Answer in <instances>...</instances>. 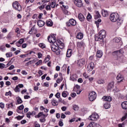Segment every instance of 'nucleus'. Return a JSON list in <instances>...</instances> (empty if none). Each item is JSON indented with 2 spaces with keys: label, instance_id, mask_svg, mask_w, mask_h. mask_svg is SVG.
<instances>
[{
  "label": "nucleus",
  "instance_id": "obj_1",
  "mask_svg": "<svg viewBox=\"0 0 127 127\" xmlns=\"http://www.w3.org/2000/svg\"><path fill=\"white\" fill-rule=\"evenodd\" d=\"M123 54H124V50L123 49L112 53L113 56H117L116 60L118 63H124L127 61V58Z\"/></svg>",
  "mask_w": 127,
  "mask_h": 127
},
{
  "label": "nucleus",
  "instance_id": "obj_2",
  "mask_svg": "<svg viewBox=\"0 0 127 127\" xmlns=\"http://www.w3.org/2000/svg\"><path fill=\"white\" fill-rule=\"evenodd\" d=\"M110 19L112 22L117 21V24L120 25L123 23V20L120 18V15L118 13H112L110 14Z\"/></svg>",
  "mask_w": 127,
  "mask_h": 127
},
{
  "label": "nucleus",
  "instance_id": "obj_3",
  "mask_svg": "<svg viewBox=\"0 0 127 127\" xmlns=\"http://www.w3.org/2000/svg\"><path fill=\"white\" fill-rule=\"evenodd\" d=\"M51 48L52 51H53V52H55L57 55H59L60 54V49H59L58 46H56L55 44H52L51 46Z\"/></svg>",
  "mask_w": 127,
  "mask_h": 127
},
{
  "label": "nucleus",
  "instance_id": "obj_4",
  "mask_svg": "<svg viewBox=\"0 0 127 127\" xmlns=\"http://www.w3.org/2000/svg\"><path fill=\"white\" fill-rule=\"evenodd\" d=\"M96 98H97V94L95 92V91H92L89 94V99L90 102H93V101H95L96 100Z\"/></svg>",
  "mask_w": 127,
  "mask_h": 127
},
{
  "label": "nucleus",
  "instance_id": "obj_5",
  "mask_svg": "<svg viewBox=\"0 0 127 127\" xmlns=\"http://www.w3.org/2000/svg\"><path fill=\"white\" fill-rule=\"evenodd\" d=\"M99 118L98 114L93 113L88 117V120L90 121H98Z\"/></svg>",
  "mask_w": 127,
  "mask_h": 127
},
{
  "label": "nucleus",
  "instance_id": "obj_6",
  "mask_svg": "<svg viewBox=\"0 0 127 127\" xmlns=\"http://www.w3.org/2000/svg\"><path fill=\"white\" fill-rule=\"evenodd\" d=\"M12 6L16 10L20 11L21 10V6L19 4V3L17 1H15L12 4Z\"/></svg>",
  "mask_w": 127,
  "mask_h": 127
},
{
  "label": "nucleus",
  "instance_id": "obj_7",
  "mask_svg": "<svg viewBox=\"0 0 127 127\" xmlns=\"http://www.w3.org/2000/svg\"><path fill=\"white\" fill-rule=\"evenodd\" d=\"M77 24V22L74 19H70L68 22L66 23V26H75Z\"/></svg>",
  "mask_w": 127,
  "mask_h": 127
},
{
  "label": "nucleus",
  "instance_id": "obj_8",
  "mask_svg": "<svg viewBox=\"0 0 127 127\" xmlns=\"http://www.w3.org/2000/svg\"><path fill=\"white\" fill-rule=\"evenodd\" d=\"M74 4L78 7H82L83 6V2L82 0H73Z\"/></svg>",
  "mask_w": 127,
  "mask_h": 127
},
{
  "label": "nucleus",
  "instance_id": "obj_9",
  "mask_svg": "<svg viewBox=\"0 0 127 127\" xmlns=\"http://www.w3.org/2000/svg\"><path fill=\"white\" fill-rule=\"evenodd\" d=\"M48 40L50 43H55L56 42V38L55 37V35H52V36H49L48 37Z\"/></svg>",
  "mask_w": 127,
  "mask_h": 127
},
{
  "label": "nucleus",
  "instance_id": "obj_10",
  "mask_svg": "<svg viewBox=\"0 0 127 127\" xmlns=\"http://www.w3.org/2000/svg\"><path fill=\"white\" fill-rule=\"evenodd\" d=\"M94 67H95V64H94L93 62H91L88 64L87 67V70L89 72H91V71L93 70V69H94Z\"/></svg>",
  "mask_w": 127,
  "mask_h": 127
},
{
  "label": "nucleus",
  "instance_id": "obj_11",
  "mask_svg": "<svg viewBox=\"0 0 127 127\" xmlns=\"http://www.w3.org/2000/svg\"><path fill=\"white\" fill-rule=\"evenodd\" d=\"M100 35H98L95 36V41H100L101 44H104V38H102Z\"/></svg>",
  "mask_w": 127,
  "mask_h": 127
},
{
  "label": "nucleus",
  "instance_id": "obj_12",
  "mask_svg": "<svg viewBox=\"0 0 127 127\" xmlns=\"http://www.w3.org/2000/svg\"><path fill=\"white\" fill-rule=\"evenodd\" d=\"M56 45H57L58 47L59 48H60V49H63L64 48V44L61 42L60 40H58L56 42Z\"/></svg>",
  "mask_w": 127,
  "mask_h": 127
},
{
  "label": "nucleus",
  "instance_id": "obj_13",
  "mask_svg": "<svg viewBox=\"0 0 127 127\" xmlns=\"http://www.w3.org/2000/svg\"><path fill=\"white\" fill-rule=\"evenodd\" d=\"M77 64L79 66H83V65H85V64H86V60H85V59H81L78 60Z\"/></svg>",
  "mask_w": 127,
  "mask_h": 127
},
{
  "label": "nucleus",
  "instance_id": "obj_14",
  "mask_svg": "<svg viewBox=\"0 0 127 127\" xmlns=\"http://www.w3.org/2000/svg\"><path fill=\"white\" fill-rule=\"evenodd\" d=\"M117 79L118 82H123V80H124V75H122L121 73H119L117 76Z\"/></svg>",
  "mask_w": 127,
  "mask_h": 127
},
{
  "label": "nucleus",
  "instance_id": "obj_15",
  "mask_svg": "<svg viewBox=\"0 0 127 127\" xmlns=\"http://www.w3.org/2000/svg\"><path fill=\"white\" fill-rule=\"evenodd\" d=\"M102 99L105 102H111L112 101L111 96H104Z\"/></svg>",
  "mask_w": 127,
  "mask_h": 127
},
{
  "label": "nucleus",
  "instance_id": "obj_16",
  "mask_svg": "<svg viewBox=\"0 0 127 127\" xmlns=\"http://www.w3.org/2000/svg\"><path fill=\"white\" fill-rule=\"evenodd\" d=\"M99 35L102 37V38H105L106 37V31L102 30L99 33Z\"/></svg>",
  "mask_w": 127,
  "mask_h": 127
},
{
  "label": "nucleus",
  "instance_id": "obj_17",
  "mask_svg": "<svg viewBox=\"0 0 127 127\" xmlns=\"http://www.w3.org/2000/svg\"><path fill=\"white\" fill-rule=\"evenodd\" d=\"M101 17V14L99 12V11H95L94 18L95 19H98Z\"/></svg>",
  "mask_w": 127,
  "mask_h": 127
},
{
  "label": "nucleus",
  "instance_id": "obj_18",
  "mask_svg": "<svg viewBox=\"0 0 127 127\" xmlns=\"http://www.w3.org/2000/svg\"><path fill=\"white\" fill-rule=\"evenodd\" d=\"M102 15L104 17H107V16H109V12L106 10H102Z\"/></svg>",
  "mask_w": 127,
  "mask_h": 127
},
{
  "label": "nucleus",
  "instance_id": "obj_19",
  "mask_svg": "<svg viewBox=\"0 0 127 127\" xmlns=\"http://www.w3.org/2000/svg\"><path fill=\"white\" fill-rule=\"evenodd\" d=\"M45 24V22L42 20H39L37 22V25L39 27H42V26H44Z\"/></svg>",
  "mask_w": 127,
  "mask_h": 127
},
{
  "label": "nucleus",
  "instance_id": "obj_20",
  "mask_svg": "<svg viewBox=\"0 0 127 127\" xmlns=\"http://www.w3.org/2000/svg\"><path fill=\"white\" fill-rule=\"evenodd\" d=\"M51 103H52V106H58V105L59 104L58 101H57V100H56L55 99H53L52 100H51Z\"/></svg>",
  "mask_w": 127,
  "mask_h": 127
},
{
  "label": "nucleus",
  "instance_id": "obj_21",
  "mask_svg": "<svg viewBox=\"0 0 127 127\" xmlns=\"http://www.w3.org/2000/svg\"><path fill=\"white\" fill-rule=\"evenodd\" d=\"M78 18L80 21H84V20H85V17H84V15H83L82 13L79 14Z\"/></svg>",
  "mask_w": 127,
  "mask_h": 127
},
{
  "label": "nucleus",
  "instance_id": "obj_22",
  "mask_svg": "<svg viewBox=\"0 0 127 127\" xmlns=\"http://www.w3.org/2000/svg\"><path fill=\"white\" fill-rule=\"evenodd\" d=\"M97 57L98 58H101L102 56H103V52L102 51H97V54H96Z\"/></svg>",
  "mask_w": 127,
  "mask_h": 127
},
{
  "label": "nucleus",
  "instance_id": "obj_23",
  "mask_svg": "<svg viewBox=\"0 0 127 127\" xmlns=\"http://www.w3.org/2000/svg\"><path fill=\"white\" fill-rule=\"evenodd\" d=\"M16 99L17 100V103H16V105L22 104L23 103L22 100L20 97H19V96H18V97H16Z\"/></svg>",
  "mask_w": 127,
  "mask_h": 127
},
{
  "label": "nucleus",
  "instance_id": "obj_24",
  "mask_svg": "<svg viewBox=\"0 0 127 127\" xmlns=\"http://www.w3.org/2000/svg\"><path fill=\"white\" fill-rule=\"evenodd\" d=\"M84 46H85V43H84V42H77V47H78V48H82V47H84Z\"/></svg>",
  "mask_w": 127,
  "mask_h": 127
},
{
  "label": "nucleus",
  "instance_id": "obj_25",
  "mask_svg": "<svg viewBox=\"0 0 127 127\" xmlns=\"http://www.w3.org/2000/svg\"><path fill=\"white\" fill-rule=\"evenodd\" d=\"M121 106L122 109H124V110H127V101L123 102Z\"/></svg>",
  "mask_w": 127,
  "mask_h": 127
},
{
  "label": "nucleus",
  "instance_id": "obj_26",
  "mask_svg": "<svg viewBox=\"0 0 127 127\" xmlns=\"http://www.w3.org/2000/svg\"><path fill=\"white\" fill-rule=\"evenodd\" d=\"M72 55V50L68 49L67 50V53H66V57H71V56Z\"/></svg>",
  "mask_w": 127,
  "mask_h": 127
},
{
  "label": "nucleus",
  "instance_id": "obj_27",
  "mask_svg": "<svg viewBox=\"0 0 127 127\" xmlns=\"http://www.w3.org/2000/svg\"><path fill=\"white\" fill-rule=\"evenodd\" d=\"M83 36H84V35H83V33H78L77 34L76 38H77V39H82V38H83Z\"/></svg>",
  "mask_w": 127,
  "mask_h": 127
},
{
  "label": "nucleus",
  "instance_id": "obj_28",
  "mask_svg": "<svg viewBox=\"0 0 127 127\" xmlns=\"http://www.w3.org/2000/svg\"><path fill=\"white\" fill-rule=\"evenodd\" d=\"M114 88V82L113 81L110 82L108 84V90H111Z\"/></svg>",
  "mask_w": 127,
  "mask_h": 127
},
{
  "label": "nucleus",
  "instance_id": "obj_29",
  "mask_svg": "<svg viewBox=\"0 0 127 127\" xmlns=\"http://www.w3.org/2000/svg\"><path fill=\"white\" fill-rule=\"evenodd\" d=\"M121 40H122V38H121L120 37H115L114 39H113V42H116V43H119V42H120V41H121Z\"/></svg>",
  "mask_w": 127,
  "mask_h": 127
},
{
  "label": "nucleus",
  "instance_id": "obj_30",
  "mask_svg": "<svg viewBox=\"0 0 127 127\" xmlns=\"http://www.w3.org/2000/svg\"><path fill=\"white\" fill-rule=\"evenodd\" d=\"M104 108L105 109H110L111 108V104H110V103H108L107 102H106L105 104H104Z\"/></svg>",
  "mask_w": 127,
  "mask_h": 127
},
{
  "label": "nucleus",
  "instance_id": "obj_31",
  "mask_svg": "<svg viewBox=\"0 0 127 127\" xmlns=\"http://www.w3.org/2000/svg\"><path fill=\"white\" fill-rule=\"evenodd\" d=\"M56 5V2L55 1H53L50 3V6L52 8H54Z\"/></svg>",
  "mask_w": 127,
  "mask_h": 127
},
{
  "label": "nucleus",
  "instance_id": "obj_32",
  "mask_svg": "<svg viewBox=\"0 0 127 127\" xmlns=\"http://www.w3.org/2000/svg\"><path fill=\"white\" fill-rule=\"evenodd\" d=\"M97 84H105V80L103 79H99L97 81Z\"/></svg>",
  "mask_w": 127,
  "mask_h": 127
},
{
  "label": "nucleus",
  "instance_id": "obj_33",
  "mask_svg": "<svg viewBox=\"0 0 127 127\" xmlns=\"http://www.w3.org/2000/svg\"><path fill=\"white\" fill-rule=\"evenodd\" d=\"M5 46L4 45H2L0 46V50L2 51V52H4L6 50Z\"/></svg>",
  "mask_w": 127,
  "mask_h": 127
},
{
  "label": "nucleus",
  "instance_id": "obj_34",
  "mask_svg": "<svg viewBox=\"0 0 127 127\" xmlns=\"http://www.w3.org/2000/svg\"><path fill=\"white\" fill-rule=\"evenodd\" d=\"M13 33H12V32H10L8 35L6 36V38L7 39H10V38H11V37L12 36Z\"/></svg>",
  "mask_w": 127,
  "mask_h": 127
},
{
  "label": "nucleus",
  "instance_id": "obj_35",
  "mask_svg": "<svg viewBox=\"0 0 127 127\" xmlns=\"http://www.w3.org/2000/svg\"><path fill=\"white\" fill-rule=\"evenodd\" d=\"M73 110H74V111H78V110H79V107L78 106V105H73Z\"/></svg>",
  "mask_w": 127,
  "mask_h": 127
},
{
  "label": "nucleus",
  "instance_id": "obj_36",
  "mask_svg": "<svg viewBox=\"0 0 127 127\" xmlns=\"http://www.w3.org/2000/svg\"><path fill=\"white\" fill-rule=\"evenodd\" d=\"M6 56L7 58H8L9 57H12V53L11 52H8L6 54Z\"/></svg>",
  "mask_w": 127,
  "mask_h": 127
},
{
  "label": "nucleus",
  "instance_id": "obj_37",
  "mask_svg": "<svg viewBox=\"0 0 127 127\" xmlns=\"http://www.w3.org/2000/svg\"><path fill=\"white\" fill-rule=\"evenodd\" d=\"M41 64H42V60H40L38 62L35 63V65L36 66L41 65Z\"/></svg>",
  "mask_w": 127,
  "mask_h": 127
},
{
  "label": "nucleus",
  "instance_id": "obj_38",
  "mask_svg": "<svg viewBox=\"0 0 127 127\" xmlns=\"http://www.w3.org/2000/svg\"><path fill=\"white\" fill-rule=\"evenodd\" d=\"M47 26H52L53 25V23L51 21H48L47 22Z\"/></svg>",
  "mask_w": 127,
  "mask_h": 127
},
{
  "label": "nucleus",
  "instance_id": "obj_39",
  "mask_svg": "<svg viewBox=\"0 0 127 127\" xmlns=\"http://www.w3.org/2000/svg\"><path fill=\"white\" fill-rule=\"evenodd\" d=\"M92 18V15H91V14L89 13L87 14V16L86 17V19L89 21L90 19Z\"/></svg>",
  "mask_w": 127,
  "mask_h": 127
},
{
  "label": "nucleus",
  "instance_id": "obj_40",
  "mask_svg": "<svg viewBox=\"0 0 127 127\" xmlns=\"http://www.w3.org/2000/svg\"><path fill=\"white\" fill-rule=\"evenodd\" d=\"M95 126V122H91L90 123L87 127H94Z\"/></svg>",
  "mask_w": 127,
  "mask_h": 127
},
{
  "label": "nucleus",
  "instance_id": "obj_41",
  "mask_svg": "<svg viewBox=\"0 0 127 127\" xmlns=\"http://www.w3.org/2000/svg\"><path fill=\"white\" fill-rule=\"evenodd\" d=\"M39 47H41V48H45L46 47L45 44L43 43H40L39 44Z\"/></svg>",
  "mask_w": 127,
  "mask_h": 127
},
{
  "label": "nucleus",
  "instance_id": "obj_42",
  "mask_svg": "<svg viewBox=\"0 0 127 127\" xmlns=\"http://www.w3.org/2000/svg\"><path fill=\"white\" fill-rule=\"evenodd\" d=\"M5 67V64L3 63H0V69H3Z\"/></svg>",
  "mask_w": 127,
  "mask_h": 127
},
{
  "label": "nucleus",
  "instance_id": "obj_43",
  "mask_svg": "<svg viewBox=\"0 0 127 127\" xmlns=\"http://www.w3.org/2000/svg\"><path fill=\"white\" fill-rule=\"evenodd\" d=\"M17 109L19 110H21V111H22L24 109V106L23 105H21L20 106L17 107Z\"/></svg>",
  "mask_w": 127,
  "mask_h": 127
},
{
  "label": "nucleus",
  "instance_id": "obj_44",
  "mask_svg": "<svg viewBox=\"0 0 127 127\" xmlns=\"http://www.w3.org/2000/svg\"><path fill=\"white\" fill-rule=\"evenodd\" d=\"M83 77H84V78H85V79H89V75H88V74H87V73L84 72V73L83 74Z\"/></svg>",
  "mask_w": 127,
  "mask_h": 127
},
{
  "label": "nucleus",
  "instance_id": "obj_45",
  "mask_svg": "<svg viewBox=\"0 0 127 127\" xmlns=\"http://www.w3.org/2000/svg\"><path fill=\"white\" fill-rule=\"evenodd\" d=\"M46 10H51V6L50 5H47L46 6Z\"/></svg>",
  "mask_w": 127,
  "mask_h": 127
},
{
  "label": "nucleus",
  "instance_id": "obj_46",
  "mask_svg": "<svg viewBox=\"0 0 127 127\" xmlns=\"http://www.w3.org/2000/svg\"><path fill=\"white\" fill-rule=\"evenodd\" d=\"M62 97H63L64 98H66V97H67V94L66 93V91H64L62 93Z\"/></svg>",
  "mask_w": 127,
  "mask_h": 127
},
{
  "label": "nucleus",
  "instance_id": "obj_47",
  "mask_svg": "<svg viewBox=\"0 0 127 127\" xmlns=\"http://www.w3.org/2000/svg\"><path fill=\"white\" fill-rule=\"evenodd\" d=\"M14 91L15 92H16V93H17L18 92H19L20 91V89H19V88L18 87V86H16L15 88V89H14Z\"/></svg>",
  "mask_w": 127,
  "mask_h": 127
},
{
  "label": "nucleus",
  "instance_id": "obj_48",
  "mask_svg": "<svg viewBox=\"0 0 127 127\" xmlns=\"http://www.w3.org/2000/svg\"><path fill=\"white\" fill-rule=\"evenodd\" d=\"M49 60H50V56L48 55V56H47V57L45 59L46 62H48V61H49Z\"/></svg>",
  "mask_w": 127,
  "mask_h": 127
},
{
  "label": "nucleus",
  "instance_id": "obj_49",
  "mask_svg": "<svg viewBox=\"0 0 127 127\" xmlns=\"http://www.w3.org/2000/svg\"><path fill=\"white\" fill-rule=\"evenodd\" d=\"M5 96H11V91H9L8 92H6L5 94Z\"/></svg>",
  "mask_w": 127,
  "mask_h": 127
},
{
  "label": "nucleus",
  "instance_id": "obj_50",
  "mask_svg": "<svg viewBox=\"0 0 127 127\" xmlns=\"http://www.w3.org/2000/svg\"><path fill=\"white\" fill-rule=\"evenodd\" d=\"M75 121L76 122H78V120H76V118H73V119H71L70 120H69V122H70V123H73V122H75Z\"/></svg>",
  "mask_w": 127,
  "mask_h": 127
},
{
  "label": "nucleus",
  "instance_id": "obj_51",
  "mask_svg": "<svg viewBox=\"0 0 127 127\" xmlns=\"http://www.w3.org/2000/svg\"><path fill=\"white\" fill-rule=\"evenodd\" d=\"M20 44H22L23 42H24V39H20L18 41Z\"/></svg>",
  "mask_w": 127,
  "mask_h": 127
},
{
  "label": "nucleus",
  "instance_id": "obj_52",
  "mask_svg": "<svg viewBox=\"0 0 127 127\" xmlns=\"http://www.w3.org/2000/svg\"><path fill=\"white\" fill-rule=\"evenodd\" d=\"M34 31V27H32L31 30L29 31V34H32V32Z\"/></svg>",
  "mask_w": 127,
  "mask_h": 127
},
{
  "label": "nucleus",
  "instance_id": "obj_53",
  "mask_svg": "<svg viewBox=\"0 0 127 127\" xmlns=\"http://www.w3.org/2000/svg\"><path fill=\"white\" fill-rule=\"evenodd\" d=\"M27 117L28 118V119H30V116H31V112H29L27 113Z\"/></svg>",
  "mask_w": 127,
  "mask_h": 127
},
{
  "label": "nucleus",
  "instance_id": "obj_54",
  "mask_svg": "<svg viewBox=\"0 0 127 127\" xmlns=\"http://www.w3.org/2000/svg\"><path fill=\"white\" fill-rule=\"evenodd\" d=\"M43 114V112H39L37 115V118H40V117H42Z\"/></svg>",
  "mask_w": 127,
  "mask_h": 127
},
{
  "label": "nucleus",
  "instance_id": "obj_55",
  "mask_svg": "<svg viewBox=\"0 0 127 127\" xmlns=\"http://www.w3.org/2000/svg\"><path fill=\"white\" fill-rule=\"evenodd\" d=\"M44 85L45 87H47V88H48V87H49V83L48 82H44Z\"/></svg>",
  "mask_w": 127,
  "mask_h": 127
},
{
  "label": "nucleus",
  "instance_id": "obj_56",
  "mask_svg": "<svg viewBox=\"0 0 127 127\" xmlns=\"http://www.w3.org/2000/svg\"><path fill=\"white\" fill-rule=\"evenodd\" d=\"M1 32L3 33H6V32H7V30L6 28H3L2 29Z\"/></svg>",
  "mask_w": 127,
  "mask_h": 127
},
{
  "label": "nucleus",
  "instance_id": "obj_57",
  "mask_svg": "<svg viewBox=\"0 0 127 127\" xmlns=\"http://www.w3.org/2000/svg\"><path fill=\"white\" fill-rule=\"evenodd\" d=\"M0 107L1 108V109H3V108H4V103H0Z\"/></svg>",
  "mask_w": 127,
  "mask_h": 127
},
{
  "label": "nucleus",
  "instance_id": "obj_58",
  "mask_svg": "<svg viewBox=\"0 0 127 127\" xmlns=\"http://www.w3.org/2000/svg\"><path fill=\"white\" fill-rule=\"evenodd\" d=\"M62 111H63V112H65V111H66V110H67V107L65 106H64L63 107H62Z\"/></svg>",
  "mask_w": 127,
  "mask_h": 127
},
{
  "label": "nucleus",
  "instance_id": "obj_59",
  "mask_svg": "<svg viewBox=\"0 0 127 127\" xmlns=\"http://www.w3.org/2000/svg\"><path fill=\"white\" fill-rule=\"evenodd\" d=\"M59 125L60 126V127H63V126H64V124H63V122L60 121L59 123Z\"/></svg>",
  "mask_w": 127,
  "mask_h": 127
},
{
  "label": "nucleus",
  "instance_id": "obj_60",
  "mask_svg": "<svg viewBox=\"0 0 127 127\" xmlns=\"http://www.w3.org/2000/svg\"><path fill=\"white\" fill-rule=\"evenodd\" d=\"M38 57L39 59L41 58V57H42V54L41 53H38Z\"/></svg>",
  "mask_w": 127,
  "mask_h": 127
},
{
  "label": "nucleus",
  "instance_id": "obj_61",
  "mask_svg": "<svg viewBox=\"0 0 127 127\" xmlns=\"http://www.w3.org/2000/svg\"><path fill=\"white\" fill-rule=\"evenodd\" d=\"M56 98H57L58 99H59V98H60V93L58 92L56 94Z\"/></svg>",
  "mask_w": 127,
  "mask_h": 127
},
{
  "label": "nucleus",
  "instance_id": "obj_62",
  "mask_svg": "<svg viewBox=\"0 0 127 127\" xmlns=\"http://www.w3.org/2000/svg\"><path fill=\"white\" fill-rule=\"evenodd\" d=\"M15 44L17 47H20L21 46V44H20L18 42H17Z\"/></svg>",
  "mask_w": 127,
  "mask_h": 127
},
{
  "label": "nucleus",
  "instance_id": "obj_63",
  "mask_svg": "<svg viewBox=\"0 0 127 127\" xmlns=\"http://www.w3.org/2000/svg\"><path fill=\"white\" fill-rule=\"evenodd\" d=\"M12 69H14V65H11L8 68L9 70H12Z\"/></svg>",
  "mask_w": 127,
  "mask_h": 127
},
{
  "label": "nucleus",
  "instance_id": "obj_64",
  "mask_svg": "<svg viewBox=\"0 0 127 127\" xmlns=\"http://www.w3.org/2000/svg\"><path fill=\"white\" fill-rule=\"evenodd\" d=\"M94 127H102L101 126H100V125H99L98 124H97V123L94 124Z\"/></svg>",
  "mask_w": 127,
  "mask_h": 127
}]
</instances>
